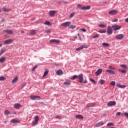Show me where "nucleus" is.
<instances>
[{
    "mask_svg": "<svg viewBox=\"0 0 128 128\" xmlns=\"http://www.w3.org/2000/svg\"><path fill=\"white\" fill-rule=\"evenodd\" d=\"M126 85H121L120 88H126Z\"/></svg>",
    "mask_w": 128,
    "mask_h": 128,
    "instance_id": "nucleus-52",
    "label": "nucleus"
},
{
    "mask_svg": "<svg viewBox=\"0 0 128 128\" xmlns=\"http://www.w3.org/2000/svg\"><path fill=\"white\" fill-rule=\"evenodd\" d=\"M30 98L32 100H40V96H30Z\"/></svg>",
    "mask_w": 128,
    "mask_h": 128,
    "instance_id": "nucleus-8",
    "label": "nucleus"
},
{
    "mask_svg": "<svg viewBox=\"0 0 128 128\" xmlns=\"http://www.w3.org/2000/svg\"><path fill=\"white\" fill-rule=\"evenodd\" d=\"M112 28L114 30H119L122 28V26L120 25L112 26Z\"/></svg>",
    "mask_w": 128,
    "mask_h": 128,
    "instance_id": "nucleus-3",
    "label": "nucleus"
},
{
    "mask_svg": "<svg viewBox=\"0 0 128 128\" xmlns=\"http://www.w3.org/2000/svg\"><path fill=\"white\" fill-rule=\"evenodd\" d=\"M6 80V78L4 76H0V81Z\"/></svg>",
    "mask_w": 128,
    "mask_h": 128,
    "instance_id": "nucleus-39",
    "label": "nucleus"
},
{
    "mask_svg": "<svg viewBox=\"0 0 128 128\" xmlns=\"http://www.w3.org/2000/svg\"><path fill=\"white\" fill-rule=\"evenodd\" d=\"M56 118H58V120H60V118H62V116H56Z\"/></svg>",
    "mask_w": 128,
    "mask_h": 128,
    "instance_id": "nucleus-51",
    "label": "nucleus"
},
{
    "mask_svg": "<svg viewBox=\"0 0 128 128\" xmlns=\"http://www.w3.org/2000/svg\"><path fill=\"white\" fill-rule=\"evenodd\" d=\"M80 30H82V32H86V30L84 28H80Z\"/></svg>",
    "mask_w": 128,
    "mask_h": 128,
    "instance_id": "nucleus-47",
    "label": "nucleus"
},
{
    "mask_svg": "<svg viewBox=\"0 0 128 128\" xmlns=\"http://www.w3.org/2000/svg\"><path fill=\"white\" fill-rule=\"evenodd\" d=\"M2 44H0V48H2Z\"/></svg>",
    "mask_w": 128,
    "mask_h": 128,
    "instance_id": "nucleus-63",
    "label": "nucleus"
},
{
    "mask_svg": "<svg viewBox=\"0 0 128 128\" xmlns=\"http://www.w3.org/2000/svg\"><path fill=\"white\" fill-rule=\"evenodd\" d=\"M38 66H34L32 68V72H34V70H36V68H38Z\"/></svg>",
    "mask_w": 128,
    "mask_h": 128,
    "instance_id": "nucleus-49",
    "label": "nucleus"
},
{
    "mask_svg": "<svg viewBox=\"0 0 128 128\" xmlns=\"http://www.w3.org/2000/svg\"><path fill=\"white\" fill-rule=\"evenodd\" d=\"M70 28H76V25H72L70 26Z\"/></svg>",
    "mask_w": 128,
    "mask_h": 128,
    "instance_id": "nucleus-48",
    "label": "nucleus"
},
{
    "mask_svg": "<svg viewBox=\"0 0 128 128\" xmlns=\"http://www.w3.org/2000/svg\"><path fill=\"white\" fill-rule=\"evenodd\" d=\"M56 74L58 76H62L64 74V72H62V70H58L56 71Z\"/></svg>",
    "mask_w": 128,
    "mask_h": 128,
    "instance_id": "nucleus-18",
    "label": "nucleus"
},
{
    "mask_svg": "<svg viewBox=\"0 0 128 128\" xmlns=\"http://www.w3.org/2000/svg\"><path fill=\"white\" fill-rule=\"evenodd\" d=\"M118 22V19L114 18V20H112L113 22Z\"/></svg>",
    "mask_w": 128,
    "mask_h": 128,
    "instance_id": "nucleus-54",
    "label": "nucleus"
},
{
    "mask_svg": "<svg viewBox=\"0 0 128 128\" xmlns=\"http://www.w3.org/2000/svg\"><path fill=\"white\" fill-rule=\"evenodd\" d=\"M102 72V68H99L96 72V74L98 76H100Z\"/></svg>",
    "mask_w": 128,
    "mask_h": 128,
    "instance_id": "nucleus-16",
    "label": "nucleus"
},
{
    "mask_svg": "<svg viewBox=\"0 0 128 128\" xmlns=\"http://www.w3.org/2000/svg\"><path fill=\"white\" fill-rule=\"evenodd\" d=\"M2 54H4V49H2L0 52V56H2Z\"/></svg>",
    "mask_w": 128,
    "mask_h": 128,
    "instance_id": "nucleus-42",
    "label": "nucleus"
},
{
    "mask_svg": "<svg viewBox=\"0 0 128 128\" xmlns=\"http://www.w3.org/2000/svg\"><path fill=\"white\" fill-rule=\"evenodd\" d=\"M20 106V104H14V108H18Z\"/></svg>",
    "mask_w": 128,
    "mask_h": 128,
    "instance_id": "nucleus-27",
    "label": "nucleus"
},
{
    "mask_svg": "<svg viewBox=\"0 0 128 128\" xmlns=\"http://www.w3.org/2000/svg\"><path fill=\"white\" fill-rule=\"evenodd\" d=\"M99 82L100 83V84H104V80L102 79V80H100V81H99Z\"/></svg>",
    "mask_w": 128,
    "mask_h": 128,
    "instance_id": "nucleus-34",
    "label": "nucleus"
},
{
    "mask_svg": "<svg viewBox=\"0 0 128 128\" xmlns=\"http://www.w3.org/2000/svg\"><path fill=\"white\" fill-rule=\"evenodd\" d=\"M94 106H96L94 103H89L86 105V108H94Z\"/></svg>",
    "mask_w": 128,
    "mask_h": 128,
    "instance_id": "nucleus-9",
    "label": "nucleus"
},
{
    "mask_svg": "<svg viewBox=\"0 0 128 128\" xmlns=\"http://www.w3.org/2000/svg\"><path fill=\"white\" fill-rule=\"evenodd\" d=\"M50 32H52V31L50 30H46L44 31L45 34H50Z\"/></svg>",
    "mask_w": 128,
    "mask_h": 128,
    "instance_id": "nucleus-46",
    "label": "nucleus"
},
{
    "mask_svg": "<svg viewBox=\"0 0 128 128\" xmlns=\"http://www.w3.org/2000/svg\"><path fill=\"white\" fill-rule=\"evenodd\" d=\"M116 101H110L107 104L108 106H116Z\"/></svg>",
    "mask_w": 128,
    "mask_h": 128,
    "instance_id": "nucleus-6",
    "label": "nucleus"
},
{
    "mask_svg": "<svg viewBox=\"0 0 128 128\" xmlns=\"http://www.w3.org/2000/svg\"><path fill=\"white\" fill-rule=\"evenodd\" d=\"M4 32H6L8 34H12L14 30H4Z\"/></svg>",
    "mask_w": 128,
    "mask_h": 128,
    "instance_id": "nucleus-11",
    "label": "nucleus"
},
{
    "mask_svg": "<svg viewBox=\"0 0 128 128\" xmlns=\"http://www.w3.org/2000/svg\"><path fill=\"white\" fill-rule=\"evenodd\" d=\"M76 118L78 120H82L84 118V116L80 114H77L76 115Z\"/></svg>",
    "mask_w": 128,
    "mask_h": 128,
    "instance_id": "nucleus-21",
    "label": "nucleus"
},
{
    "mask_svg": "<svg viewBox=\"0 0 128 128\" xmlns=\"http://www.w3.org/2000/svg\"><path fill=\"white\" fill-rule=\"evenodd\" d=\"M62 2L64 4H68V2H66V1H62Z\"/></svg>",
    "mask_w": 128,
    "mask_h": 128,
    "instance_id": "nucleus-58",
    "label": "nucleus"
},
{
    "mask_svg": "<svg viewBox=\"0 0 128 128\" xmlns=\"http://www.w3.org/2000/svg\"><path fill=\"white\" fill-rule=\"evenodd\" d=\"M114 126L113 122H109L107 124L108 126Z\"/></svg>",
    "mask_w": 128,
    "mask_h": 128,
    "instance_id": "nucleus-40",
    "label": "nucleus"
},
{
    "mask_svg": "<svg viewBox=\"0 0 128 128\" xmlns=\"http://www.w3.org/2000/svg\"><path fill=\"white\" fill-rule=\"evenodd\" d=\"M122 112H118L116 114V116H120Z\"/></svg>",
    "mask_w": 128,
    "mask_h": 128,
    "instance_id": "nucleus-53",
    "label": "nucleus"
},
{
    "mask_svg": "<svg viewBox=\"0 0 128 128\" xmlns=\"http://www.w3.org/2000/svg\"><path fill=\"white\" fill-rule=\"evenodd\" d=\"M108 14H113L114 16L116 15V14H118V10H110Z\"/></svg>",
    "mask_w": 128,
    "mask_h": 128,
    "instance_id": "nucleus-12",
    "label": "nucleus"
},
{
    "mask_svg": "<svg viewBox=\"0 0 128 128\" xmlns=\"http://www.w3.org/2000/svg\"><path fill=\"white\" fill-rule=\"evenodd\" d=\"M58 4H62V1H60V2H58Z\"/></svg>",
    "mask_w": 128,
    "mask_h": 128,
    "instance_id": "nucleus-60",
    "label": "nucleus"
},
{
    "mask_svg": "<svg viewBox=\"0 0 128 128\" xmlns=\"http://www.w3.org/2000/svg\"><path fill=\"white\" fill-rule=\"evenodd\" d=\"M107 32L109 34H112V29L110 26L108 27Z\"/></svg>",
    "mask_w": 128,
    "mask_h": 128,
    "instance_id": "nucleus-15",
    "label": "nucleus"
},
{
    "mask_svg": "<svg viewBox=\"0 0 128 128\" xmlns=\"http://www.w3.org/2000/svg\"><path fill=\"white\" fill-rule=\"evenodd\" d=\"M90 6H83L80 8L82 10H90Z\"/></svg>",
    "mask_w": 128,
    "mask_h": 128,
    "instance_id": "nucleus-17",
    "label": "nucleus"
},
{
    "mask_svg": "<svg viewBox=\"0 0 128 128\" xmlns=\"http://www.w3.org/2000/svg\"><path fill=\"white\" fill-rule=\"evenodd\" d=\"M70 22H64L61 24L62 26H68L70 24Z\"/></svg>",
    "mask_w": 128,
    "mask_h": 128,
    "instance_id": "nucleus-13",
    "label": "nucleus"
},
{
    "mask_svg": "<svg viewBox=\"0 0 128 128\" xmlns=\"http://www.w3.org/2000/svg\"><path fill=\"white\" fill-rule=\"evenodd\" d=\"M106 72H108V74H116V72L112 70H106Z\"/></svg>",
    "mask_w": 128,
    "mask_h": 128,
    "instance_id": "nucleus-19",
    "label": "nucleus"
},
{
    "mask_svg": "<svg viewBox=\"0 0 128 128\" xmlns=\"http://www.w3.org/2000/svg\"><path fill=\"white\" fill-rule=\"evenodd\" d=\"M2 10L3 12H10V9L6 8V7H3L2 8Z\"/></svg>",
    "mask_w": 128,
    "mask_h": 128,
    "instance_id": "nucleus-26",
    "label": "nucleus"
},
{
    "mask_svg": "<svg viewBox=\"0 0 128 128\" xmlns=\"http://www.w3.org/2000/svg\"><path fill=\"white\" fill-rule=\"evenodd\" d=\"M90 82H94V84H96V80H94L92 78H90Z\"/></svg>",
    "mask_w": 128,
    "mask_h": 128,
    "instance_id": "nucleus-41",
    "label": "nucleus"
},
{
    "mask_svg": "<svg viewBox=\"0 0 128 128\" xmlns=\"http://www.w3.org/2000/svg\"><path fill=\"white\" fill-rule=\"evenodd\" d=\"M36 34V30H30V34L31 36H34V34Z\"/></svg>",
    "mask_w": 128,
    "mask_h": 128,
    "instance_id": "nucleus-25",
    "label": "nucleus"
},
{
    "mask_svg": "<svg viewBox=\"0 0 128 128\" xmlns=\"http://www.w3.org/2000/svg\"><path fill=\"white\" fill-rule=\"evenodd\" d=\"M118 70H119V72H122V74H126V70H124L119 69Z\"/></svg>",
    "mask_w": 128,
    "mask_h": 128,
    "instance_id": "nucleus-30",
    "label": "nucleus"
},
{
    "mask_svg": "<svg viewBox=\"0 0 128 128\" xmlns=\"http://www.w3.org/2000/svg\"><path fill=\"white\" fill-rule=\"evenodd\" d=\"M124 38V36L123 34H118L116 36V40H122Z\"/></svg>",
    "mask_w": 128,
    "mask_h": 128,
    "instance_id": "nucleus-4",
    "label": "nucleus"
},
{
    "mask_svg": "<svg viewBox=\"0 0 128 128\" xmlns=\"http://www.w3.org/2000/svg\"><path fill=\"white\" fill-rule=\"evenodd\" d=\"M6 57L1 58H0V62H1L2 64H4V62H6Z\"/></svg>",
    "mask_w": 128,
    "mask_h": 128,
    "instance_id": "nucleus-22",
    "label": "nucleus"
},
{
    "mask_svg": "<svg viewBox=\"0 0 128 128\" xmlns=\"http://www.w3.org/2000/svg\"><path fill=\"white\" fill-rule=\"evenodd\" d=\"M12 42V40L8 39L4 41V44H10Z\"/></svg>",
    "mask_w": 128,
    "mask_h": 128,
    "instance_id": "nucleus-10",
    "label": "nucleus"
},
{
    "mask_svg": "<svg viewBox=\"0 0 128 128\" xmlns=\"http://www.w3.org/2000/svg\"><path fill=\"white\" fill-rule=\"evenodd\" d=\"M102 46H105L106 48H108V46H110V44L108 43H106V42H103L102 44Z\"/></svg>",
    "mask_w": 128,
    "mask_h": 128,
    "instance_id": "nucleus-28",
    "label": "nucleus"
},
{
    "mask_svg": "<svg viewBox=\"0 0 128 128\" xmlns=\"http://www.w3.org/2000/svg\"><path fill=\"white\" fill-rule=\"evenodd\" d=\"M77 6H78V8H80V7L82 6V4H78L77 5Z\"/></svg>",
    "mask_w": 128,
    "mask_h": 128,
    "instance_id": "nucleus-56",
    "label": "nucleus"
},
{
    "mask_svg": "<svg viewBox=\"0 0 128 128\" xmlns=\"http://www.w3.org/2000/svg\"><path fill=\"white\" fill-rule=\"evenodd\" d=\"M83 48H88V46H86V45H82L80 47L76 48V52H78L80 50H82Z\"/></svg>",
    "mask_w": 128,
    "mask_h": 128,
    "instance_id": "nucleus-5",
    "label": "nucleus"
},
{
    "mask_svg": "<svg viewBox=\"0 0 128 128\" xmlns=\"http://www.w3.org/2000/svg\"><path fill=\"white\" fill-rule=\"evenodd\" d=\"M48 74V70H46L44 72L43 76H46Z\"/></svg>",
    "mask_w": 128,
    "mask_h": 128,
    "instance_id": "nucleus-35",
    "label": "nucleus"
},
{
    "mask_svg": "<svg viewBox=\"0 0 128 128\" xmlns=\"http://www.w3.org/2000/svg\"><path fill=\"white\" fill-rule=\"evenodd\" d=\"M78 78L79 80V82H80V84H88L86 80L84 81V74H78Z\"/></svg>",
    "mask_w": 128,
    "mask_h": 128,
    "instance_id": "nucleus-1",
    "label": "nucleus"
},
{
    "mask_svg": "<svg viewBox=\"0 0 128 128\" xmlns=\"http://www.w3.org/2000/svg\"><path fill=\"white\" fill-rule=\"evenodd\" d=\"M121 68H127L128 66L126 64H121L120 65Z\"/></svg>",
    "mask_w": 128,
    "mask_h": 128,
    "instance_id": "nucleus-36",
    "label": "nucleus"
},
{
    "mask_svg": "<svg viewBox=\"0 0 128 128\" xmlns=\"http://www.w3.org/2000/svg\"><path fill=\"white\" fill-rule=\"evenodd\" d=\"M79 38L80 40H82V38L80 36H79Z\"/></svg>",
    "mask_w": 128,
    "mask_h": 128,
    "instance_id": "nucleus-62",
    "label": "nucleus"
},
{
    "mask_svg": "<svg viewBox=\"0 0 128 128\" xmlns=\"http://www.w3.org/2000/svg\"><path fill=\"white\" fill-rule=\"evenodd\" d=\"M64 84H65L66 86H70L71 84L70 82H64Z\"/></svg>",
    "mask_w": 128,
    "mask_h": 128,
    "instance_id": "nucleus-37",
    "label": "nucleus"
},
{
    "mask_svg": "<svg viewBox=\"0 0 128 128\" xmlns=\"http://www.w3.org/2000/svg\"><path fill=\"white\" fill-rule=\"evenodd\" d=\"M56 14V10H50L49 11V16L52 18H54V14Z\"/></svg>",
    "mask_w": 128,
    "mask_h": 128,
    "instance_id": "nucleus-7",
    "label": "nucleus"
},
{
    "mask_svg": "<svg viewBox=\"0 0 128 128\" xmlns=\"http://www.w3.org/2000/svg\"><path fill=\"white\" fill-rule=\"evenodd\" d=\"M78 76H77V75H74V76H72L70 77V80H74L78 78Z\"/></svg>",
    "mask_w": 128,
    "mask_h": 128,
    "instance_id": "nucleus-24",
    "label": "nucleus"
},
{
    "mask_svg": "<svg viewBox=\"0 0 128 128\" xmlns=\"http://www.w3.org/2000/svg\"><path fill=\"white\" fill-rule=\"evenodd\" d=\"M11 122L13 124H20V120H16V119H12L11 120Z\"/></svg>",
    "mask_w": 128,
    "mask_h": 128,
    "instance_id": "nucleus-20",
    "label": "nucleus"
},
{
    "mask_svg": "<svg viewBox=\"0 0 128 128\" xmlns=\"http://www.w3.org/2000/svg\"><path fill=\"white\" fill-rule=\"evenodd\" d=\"M98 32L100 34H105V32H106V30H100L98 31Z\"/></svg>",
    "mask_w": 128,
    "mask_h": 128,
    "instance_id": "nucleus-29",
    "label": "nucleus"
},
{
    "mask_svg": "<svg viewBox=\"0 0 128 128\" xmlns=\"http://www.w3.org/2000/svg\"><path fill=\"white\" fill-rule=\"evenodd\" d=\"M74 38H75V40H76V38H78V36H74Z\"/></svg>",
    "mask_w": 128,
    "mask_h": 128,
    "instance_id": "nucleus-61",
    "label": "nucleus"
},
{
    "mask_svg": "<svg viewBox=\"0 0 128 128\" xmlns=\"http://www.w3.org/2000/svg\"><path fill=\"white\" fill-rule=\"evenodd\" d=\"M38 120H40V117H38V116H35L34 120H33L32 122V124L34 126H36V124H38Z\"/></svg>",
    "mask_w": 128,
    "mask_h": 128,
    "instance_id": "nucleus-2",
    "label": "nucleus"
},
{
    "mask_svg": "<svg viewBox=\"0 0 128 128\" xmlns=\"http://www.w3.org/2000/svg\"><path fill=\"white\" fill-rule=\"evenodd\" d=\"M44 24H46V26H50V21H46L44 23Z\"/></svg>",
    "mask_w": 128,
    "mask_h": 128,
    "instance_id": "nucleus-31",
    "label": "nucleus"
},
{
    "mask_svg": "<svg viewBox=\"0 0 128 128\" xmlns=\"http://www.w3.org/2000/svg\"><path fill=\"white\" fill-rule=\"evenodd\" d=\"M20 32L22 33V34H24V30H22L20 31Z\"/></svg>",
    "mask_w": 128,
    "mask_h": 128,
    "instance_id": "nucleus-59",
    "label": "nucleus"
},
{
    "mask_svg": "<svg viewBox=\"0 0 128 128\" xmlns=\"http://www.w3.org/2000/svg\"><path fill=\"white\" fill-rule=\"evenodd\" d=\"M4 114H10V112L8 110H6L4 112Z\"/></svg>",
    "mask_w": 128,
    "mask_h": 128,
    "instance_id": "nucleus-32",
    "label": "nucleus"
},
{
    "mask_svg": "<svg viewBox=\"0 0 128 128\" xmlns=\"http://www.w3.org/2000/svg\"><path fill=\"white\" fill-rule=\"evenodd\" d=\"M40 104H44L43 102H40Z\"/></svg>",
    "mask_w": 128,
    "mask_h": 128,
    "instance_id": "nucleus-64",
    "label": "nucleus"
},
{
    "mask_svg": "<svg viewBox=\"0 0 128 128\" xmlns=\"http://www.w3.org/2000/svg\"><path fill=\"white\" fill-rule=\"evenodd\" d=\"M100 36V34H96L93 36V38H98Z\"/></svg>",
    "mask_w": 128,
    "mask_h": 128,
    "instance_id": "nucleus-44",
    "label": "nucleus"
},
{
    "mask_svg": "<svg viewBox=\"0 0 128 128\" xmlns=\"http://www.w3.org/2000/svg\"><path fill=\"white\" fill-rule=\"evenodd\" d=\"M110 84L111 86H114V84H116V82H114V81H112V82H110Z\"/></svg>",
    "mask_w": 128,
    "mask_h": 128,
    "instance_id": "nucleus-43",
    "label": "nucleus"
},
{
    "mask_svg": "<svg viewBox=\"0 0 128 128\" xmlns=\"http://www.w3.org/2000/svg\"><path fill=\"white\" fill-rule=\"evenodd\" d=\"M18 80V78H15L12 80V84H14V82H16V81Z\"/></svg>",
    "mask_w": 128,
    "mask_h": 128,
    "instance_id": "nucleus-38",
    "label": "nucleus"
},
{
    "mask_svg": "<svg viewBox=\"0 0 128 128\" xmlns=\"http://www.w3.org/2000/svg\"><path fill=\"white\" fill-rule=\"evenodd\" d=\"M50 42H54L55 44H60V41L59 40L52 39L50 40Z\"/></svg>",
    "mask_w": 128,
    "mask_h": 128,
    "instance_id": "nucleus-14",
    "label": "nucleus"
},
{
    "mask_svg": "<svg viewBox=\"0 0 128 128\" xmlns=\"http://www.w3.org/2000/svg\"><path fill=\"white\" fill-rule=\"evenodd\" d=\"M98 26H100V28H106V25L104 24H99Z\"/></svg>",
    "mask_w": 128,
    "mask_h": 128,
    "instance_id": "nucleus-33",
    "label": "nucleus"
},
{
    "mask_svg": "<svg viewBox=\"0 0 128 128\" xmlns=\"http://www.w3.org/2000/svg\"><path fill=\"white\" fill-rule=\"evenodd\" d=\"M126 22H128V18L125 20Z\"/></svg>",
    "mask_w": 128,
    "mask_h": 128,
    "instance_id": "nucleus-57",
    "label": "nucleus"
},
{
    "mask_svg": "<svg viewBox=\"0 0 128 128\" xmlns=\"http://www.w3.org/2000/svg\"><path fill=\"white\" fill-rule=\"evenodd\" d=\"M104 124V122H100L98 123H97L96 124V128H98V126H103Z\"/></svg>",
    "mask_w": 128,
    "mask_h": 128,
    "instance_id": "nucleus-23",
    "label": "nucleus"
},
{
    "mask_svg": "<svg viewBox=\"0 0 128 128\" xmlns=\"http://www.w3.org/2000/svg\"><path fill=\"white\" fill-rule=\"evenodd\" d=\"M26 85V83L24 82V83L22 84V86L24 88V87Z\"/></svg>",
    "mask_w": 128,
    "mask_h": 128,
    "instance_id": "nucleus-55",
    "label": "nucleus"
},
{
    "mask_svg": "<svg viewBox=\"0 0 128 128\" xmlns=\"http://www.w3.org/2000/svg\"><path fill=\"white\" fill-rule=\"evenodd\" d=\"M75 14H76V13H74V12H72V13H71V14H70V18H74V16Z\"/></svg>",
    "mask_w": 128,
    "mask_h": 128,
    "instance_id": "nucleus-45",
    "label": "nucleus"
},
{
    "mask_svg": "<svg viewBox=\"0 0 128 128\" xmlns=\"http://www.w3.org/2000/svg\"><path fill=\"white\" fill-rule=\"evenodd\" d=\"M121 86H122V84H116L117 88H120Z\"/></svg>",
    "mask_w": 128,
    "mask_h": 128,
    "instance_id": "nucleus-50",
    "label": "nucleus"
}]
</instances>
